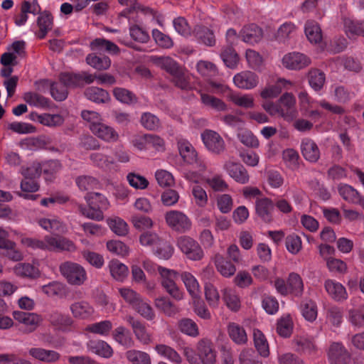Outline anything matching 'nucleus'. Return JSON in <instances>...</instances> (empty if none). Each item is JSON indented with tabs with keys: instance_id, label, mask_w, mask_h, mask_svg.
Instances as JSON below:
<instances>
[{
	"instance_id": "7c9ffc66",
	"label": "nucleus",
	"mask_w": 364,
	"mask_h": 364,
	"mask_svg": "<svg viewBox=\"0 0 364 364\" xmlns=\"http://www.w3.org/2000/svg\"><path fill=\"white\" fill-rule=\"evenodd\" d=\"M228 333L232 341L237 345L245 344L247 336L244 328L236 323H230L228 326Z\"/></svg>"
},
{
	"instance_id": "9b49d317",
	"label": "nucleus",
	"mask_w": 364,
	"mask_h": 364,
	"mask_svg": "<svg viewBox=\"0 0 364 364\" xmlns=\"http://www.w3.org/2000/svg\"><path fill=\"white\" fill-rule=\"evenodd\" d=\"M282 63L287 69L301 70L308 66L311 63V60L303 53L291 52L283 56Z\"/></svg>"
},
{
	"instance_id": "f03ea898",
	"label": "nucleus",
	"mask_w": 364,
	"mask_h": 364,
	"mask_svg": "<svg viewBox=\"0 0 364 364\" xmlns=\"http://www.w3.org/2000/svg\"><path fill=\"white\" fill-rule=\"evenodd\" d=\"M59 270L67 282L73 286H81L87 279L85 269L73 262H63L59 267Z\"/></svg>"
},
{
	"instance_id": "412c9836",
	"label": "nucleus",
	"mask_w": 364,
	"mask_h": 364,
	"mask_svg": "<svg viewBox=\"0 0 364 364\" xmlns=\"http://www.w3.org/2000/svg\"><path fill=\"white\" fill-rule=\"evenodd\" d=\"M112 339L119 345L129 348L134 346V341L129 329L123 326H119L112 332Z\"/></svg>"
},
{
	"instance_id": "bb28decb",
	"label": "nucleus",
	"mask_w": 364,
	"mask_h": 364,
	"mask_svg": "<svg viewBox=\"0 0 364 364\" xmlns=\"http://www.w3.org/2000/svg\"><path fill=\"white\" fill-rule=\"evenodd\" d=\"M193 34L200 43H203L207 46H213L215 44V35L210 29L207 27L197 26L195 27Z\"/></svg>"
},
{
	"instance_id": "8fccbe9b",
	"label": "nucleus",
	"mask_w": 364,
	"mask_h": 364,
	"mask_svg": "<svg viewBox=\"0 0 364 364\" xmlns=\"http://www.w3.org/2000/svg\"><path fill=\"white\" fill-rule=\"evenodd\" d=\"M50 323L58 328L65 330L73 323L72 318L67 314L58 311L53 312L49 317Z\"/></svg>"
},
{
	"instance_id": "6e6552de",
	"label": "nucleus",
	"mask_w": 364,
	"mask_h": 364,
	"mask_svg": "<svg viewBox=\"0 0 364 364\" xmlns=\"http://www.w3.org/2000/svg\"><path fill=\"white\" fill-rule=\"evenodd\" d=\"M13 317L18 323L21 324L24 333H31L37 329L42 321L41 316L36 313L14 311Z\"/></svg>"
},
{
	"instance_id": "0eeeda50",
	"label": "nucleus",
	"mask_w": 364,
	"mask_h": 364,
	"mask_svg": "<svg viewBox=\"0 0 364 364\" xmlns=\"http://www.w3.org/2000/svg\"><path fill=\"white\" fill-rule=\"evenodd\" d=\"M200 137L207 150L214 154H220L225 150V143L223 137L215 131L204 130Z\"/></svg>"
},
{
	"instance_id": "72a5a7b5",
	"label": "nucleus",
	"mask_w": 364,
	"mask_h": 364,
	"mask_svg": "<svg viewBox=\"0 0 364 364\" xmlns=\"http://www.w3.org/2000/svg\"><path fill=\"white\" fill-rule=\"evenodd\" d=\"M113 325L111 321L104 320L99 322H95L88 325L85 330L87 332L101 336L102 337H107L110 333L112 332Z\"/></svg>"
},
{
	"instance_id": "f257e3e1",
	"label": "nucleus",
	"mask_w": 364,
	"mask_h": 364,
	"mask_svg": "<svg viewBox=\"0 0 364 364\" xmlns=\"http://www.w3.org/2000/svg\"><path fill=\"white\" fill-rule=\"evenodd\" d=\"M184 355L190 364H215L216 353L212 343L207 340L200 341L197 346V353L191 348L184 350Z\"/></svg>"
},
{
	"instance_id": "603ef678",
	"label": "nucleus",
	"mask_w": 364,
	"mask_h": 364,
	"mask_svg": "<svg viewBox=\"0 0 364 364\" xmlns=\"http://www.w3.org/2000/svg\"><path fill=\"white\" fill-rule=\"evenodd\" d=\"M132 309L148 321H151L155 317V313L153 308L142 296L139 299Z\"/></svg>"
},
{
	"instance_id": "0e129e2a",
	"label": "nucleus",
	"mask_w": 364,
	"mask_h": 364,
	"mask_svg": "<svg viewBox=\"0 0 364 364\" xmlns=\"http://www.w3.org/2000/svg\"><path fill=\"white\" fill-rule=\"evenodd\" d=\"M180 331L191 337H197L199 335L198 325L191 318L181 319L178 323Z\"/></svg>"
},
{
	"instance_id": "f704fd0d",
	"label": "nucleus",
	"mask_w": 364,
	"mask_h": 364,
	"mask_svg": "<svg viewBox=\"0 0 364 364\" xmlns=\"http://www.w3.org/2000/svg\"><path fill=\"white\" fill-rule=\"evenodd\" d=\"M200 96L201 102L205 107L218 112L226 111L228 109L227 105L219 98L203 92H200Z\"/></svg>"
},
{
	"instance_id": "aec40b11",
	"label": "nucleus",
	"mask_w": 364,
	"mask_h": 364,
	"mask_svg": "<svg viewBox=\"0 0 364 364\" xmlns=\"http://www.w3.org/2000/svg\"><path fill=\"white\" fill-rule=\"evenodd\" d=\"M301 151L304 158L311 162L316 163L320 158V151L317 144L310 139H304L301 143Z\"/></svg>"
},
{
	"instance_id": "bf43d9fd",
	"label": "nucleus",
	"mask_w": 364,
	"mask_h": 364,
	"mask_svg": "<svg viewBox=\"0 0 364 364\" xmlns=\"http://www.w3.org/2000/svg\"><path fill=\"white\" fill-rule=\"evenodd\" d=\"M198 72L203 76L210 79L218 75V70L215 64L207 60H200L196 64Z\"/></svg>"
},
{
	"instance_id": "393cba45",
	"label": "nucleus",
	"mask_w": 364,
	"mask_h": 364,
	"mask_svg": "<svg viewBox=\"0 0 364 364\" xmlns=\"http://www.w3.org/2000/svg\"><path fill=\"white\" fill-rule=\"evenodd\" d=\"M214 264L218 272L225 277L233 276L236 272L235 266L222 255L216 254L213 258Z\"/></svg>"
},
{
	"instance_id": "69168bd1",
	"label": "nucleus",
	"mask_w": 364,
	"mask_h": 364,
	"mask_svg": "<svg viewBox=\"0 0 364 364\" xmlns=\"http://www.w3.org/2000/svg\"><path fill=\"white\" fill-rule=\"evenodd\" d=\"M296 31L295 25L291 22H285L278 28L277 39L279 42L285 43L291 38Z\"/></svg>"
},
{
	"instance_id": "09e8293b",
	"label": "nucleus",
	"mask_w": 364,
	"mask_h": 364,
	"mask_svg": "<svg viewBox=\"0 0 364 364\" xmlns=\"http://www.w3.org/2000/svg\"><path fill=\"white\" fill-rule=\"evenodd\" d=\"M37 23L39 27L38 34L39 38H44L47 33L52 28L53 17L48 12L41 13L37 19Z\"/></svg>"
},
{
	"instance_id": "f3484780",
	"label": "nucleus",
	"mask_w": 364,
	"mask_h": 364,
	"mask_svg": "<svg viewBox=\"0 0 364 364\" xmlns=\"http://www.w3.org/2000/svg\"><path fill=\"white\" fill-rule=\"evenodd\" d=\"M233 82L235 86L240 89L250 90L257 85L259 80L255 73L243 71L234 76Z\"/></svg>"
},
{
	"instance_id": "ddd939ff",
	"label": "nucleus",
	"mask_w": 364,
	"mask_h": 364,
	"mask_svg": "<svg viewBox=\"0 0 364 364\" xmlns=\"http://www.w3.org/2000/svg\"><path fill=\"white\" fill-rule=\"evenodd\" d=\"M328 360L330 364H347L350 355L341 343H333L328 350Z\"/></svg>"
},
{
	"instance_id": "6e6d98bb",
	"label": "nucleus",
	"mask_w": 364,
	"mask_h": 364,
	"mask_svg": "<svg viewBox=\"0 0 364 364\" xmlns=\"http://www.w3.org/2000/svg\"><path fill=\"white\" fill-rule=\"evenodd\" d=\"M154 305L156 309L163 311L168 316H172L178 311L170 299L165 296L156 298L154 300Z\"/></svg>"
},
{
	"instance_id": "f8f14e48",
	"label": "nucleus",
	"mask_w": 364,
	"mask_h": 364,
	"mask_svg": "<svg viewBox=\"0 0 364 364\" xmlns=\"http://www.w3.org/2000/svg\"><path fill=\"white\" fill-rule=\"evenodd\" d=\"M223 169L236 182L245 184L249 182L250 176L246 168L240 163L227 161L224 163Z\"/></svg>"
},
{
	"instance_id": "dca6fc26",
	"label": "nucleus",
	"mask_w": 364,
	"mask_h": 364,
	"mask_svg": "<svg viewBox=\"0 0 364 364\" xmlns=\"http://www.w3.org/2000/svg\"><path fill=\"white\" fill-rule=\"evenodd\" d=\"M291 82L284 78H277L275 82H268L264 89L260 92V96L264 99H272L277 97Z\"/></svg>"
},
{
	"instance_id": "2f4dec72",
	"label": "nucleus",
	"mask_w": 364,
	"mask_h": 364,
	"mask_svg": "<svg viewBox=\"0 0 364 364\" xmlns=\"http://www.w3.org/2000/svg\"><path fill=\"white\" fill-rule=\"evenodd\" d=\"M338 191L342 198L350 203L358 204L360 202L361 196L356 189L350 185L346 183L339 184L338 186Z\"/></svg>"
},
{
	"instance_id": "39448f33",
	"label": "nucleus",
	"mask_w": 364,
	"mask_h": 364,
	"mask_svg": "<svg viewBox=\"0 0 364 364\" xmlns=\"http://www.w3.org/2000/svg\"><path fill=\"white\" fill-rule=\"evenodd\" d=\"M177 146L183 161L188 164L196 165L200 172L205 170V163L198 157V154L193 146L186 139L178 140Z\"/></svg>"
},
{
	"instance_id": "c756f323",
	"label": "nucleus",
	"mask_w": 364,
	"mask_h": 364,
	"mask_svg": "<svg viewBox=\"0 0 364 364\" xmlns=\"http://www.w3.org/2000/svg\"><path fill=\"white\" fill-rule=\"evenodd\" d=\"M38 223L43 229L50 232H63L65 230L63 223L55 216L40 218Z\"/></svg>"
},
{
	"instance_id": "338daca9",
	"label": "nucleus",
	"mask_w": 364,
	"mask_h": 364,
	"mask_svg": "<svg viewBox=\"0 0 364 364\" xmlns=\"http://www.w3.org/2000/svg\"><path fill=\"white\" fill-rule=\"evenodd\" d=\"M107 248L111 253L122 257L128 255L129 252V247L120 240L108 241Z\"/></svg>"
},
{
	"instance_id": "49530a36",
	"label": "nucleus",
	"mask_w": 364,
	"mask_h": 364,
	"mask_svg": "<svg viewBox=\"0 0 364 364\" xmlns=\"http://www.w3.org/2000/svg\"><path fill=\"white\" fill-rule=\"evenodd\" d=\"M305 34L311 43H318L322 39L321 30L315 21H307L304 27Z\"/></svg>"
},
{
	"instance_id": "c9c22d12",
	"label": "nucleus",
	"mask_w": 364,
	"mask_h": 364,
	"mask_svg": "<svg viewBox=\"0 0 364 364\" xmlns=\"http://www.w3.org/2000/svg\"><path fill=\"white\" fill-rule=\"evenodd\" d=\"M125 358L131 364H151L149 354L139 350H128L125 353Z\"/></svg>"
},
{
	"instance_id": "4be33fe9",
	"label": "nucleus",
	"mask_w": 364,
	"mask_h": 364,
	"mask_svg": "<svg viewBox=\"0 0 364 364\" xmlns=\"http://www.w3.org/2000/svg\"><path fill=\"white\" fill-rule=\"evenodd\" d=\"M91 132L98 138L107 142L117 141L119 139V134L115 129L102 122L95 126Z\"/></svg>"
},
{
	"instance_id": "e2e57ef3",
	"label": "nucleus",
	"mask_w": 364,
	"mask_h": 364,
	"mask_svg": "<svg viewBox=\"0 0 364 364\" xmlns=\"http://www.w3.org/2000/svg\"><path fill=\"white\" fill-rule=\"evenodd\" d=\"M325 80V74L319 70H312L309 73V85L315 91H318L323 87Z\"/></svg>"
},
{
	"instance_id": "6ab92c4d",
	"label": "nucleus",
	"mask_w": 364,
	"mask_h": 364,
	"mask_svg": "<svg viewBox=\"0 0 364 364\" xmlns=\"http://www.w3.org/2000/svg\"><path fill=\"white\" fill-rule=\"evenodd\" d=\"M28 354L33 358L43 363H56L60 358L58 352L43 348H31L28 350Z\"/></svg>"
},
{
	"instance_id": "cd10ccee",
	"label": "nucleus",
	"mask_w": 364,
	"mask_h": 364,
	"mask_svg": "<svg viewBox=\"0 0 364 364\" xmlns=\"http://www.w3.org/2000/svg\"><path fill=\"white\" fill-rule=\"evenodd\" d=\"M70 310L76 318L85 319L94 312L93 308L86 301H80L72 304Z\"/></svg>"
},
{
	"instance_id": "864d4df0",
	"label": "nucleus",
	"mask_w": 364,
	"mask_h": 364,
	"mask_svg": "<svg viewBox=\"0 0 364 364\" xmlns=\"http://www.w3.org/2000/svg\"><path fill=\"white\" fill-rule=\"evenodd\" d=\"M85 199L88 205L95 206L102 211L107 210L109 205L106 197L99 193H89L85 196Z\"/></svg>"
},
{
	"instance_id": "c03bdc74",
	"label": "nucleus",
	"mask_w": 364,
	"mask_h": 364,
	"mask_svg": "<svg viewBox=\"0 0 364 364\" xmlns=\"http://www.w3.org/2000/svg\"><path fill=\"white\" fill-rule=\"evenodd\" d=\"M289 294L295 296H301L304 291V283L299 274L291 272L287 279Z\"/></svg>"
},
{
	"instance_id": "3c124183",
	"label": "nucleus",
	"mask_w": 364,
	"mask_h": 364,
	"mask_svg": "<svg viewBox=\"0 0 364 364\" xmlns=\"http://www.w3.org/2000/svg\"><path fill=\"white\" fill-rule=\"evenodd\" d=\"M107 223L111 230L119 236H125L129 232L127 223L119 217L108 218Z\"/></svg>"
},
{
	"instance_id": "680f3d73",
	"label": "nucleus",
	"mask_w": 364,
	"mask_h": 364,
	"mask_svg": "<svg viewBox=\"0 0 364 364\" xmlns=\"http://www.w3.org/2000/svg\"><path fill=\"white\" fill-rule=\"evenodd\" d=\"M141 126L148 130H156L160 127V120L154 114L151 112H144L140 117Z\"/></svg>"
},
{
	"instance_id": "7ed1b4c3",
	"label": "nucleus",
	"mask_w": 364,
	"mask_h": 364,
	"mask_svg": "<svg viewBox=\"0 0 364 364\" xmlns=\"http://www.w3.org/2000/svg\"><path fill=\"white\" fill-rule=\"evenodd\" d=\"M176 246L186 257L192 261H199L204 257V252L200 244L193 238L182 235L177 238Z\"/></svg>"
},
{
	"instance_id": "4d7b16f0",
	"label": "nucleus",
	"mask_w": 364,
	"mask_h": 364,
	"mask_svg": "<svg viewBox=\"0 0 364 364\" xmlns=\"http://www.w3.org/2000/svg\"><path fill=\"white\" fill-rule=\"evenodd\" d=\"M139 241L141 246L151 248L154 250V247L160 245L161 239L156 232L146 231L139 235Z\"/></svg>"
},
{
	"instance_id": "20e7f679",
	"label": "nucleus",
	"mask_w": 364,
	"mask_h": 364,
	"mask_svg": "<svg viewBox=\"0 0 364 364\" xmlns=\"http://www.w3.org/2000/svg\"><path fill=\"white\" fill-rule=\"evenodd\" d=\"M159 274L161 279V285L167 293L177 301L182 300L184 297V293L175 282V279L178 277V272L165 267L159 269Z\"/></svg>"
},
{
	"instance_id": "13d9d810",
	"label": "nucleus",
	"mask_w": 364,
	"mask_h": 364,
	"mask_svg": "<svg viewBox=\"0 0 364 364\" xmlns=\"http://www.w3.org/2000/svg\"><path fill=\"white\" fill-rule=\"evenodd\" d=\"M113 95L118 101L123 104L133 105L137 102L136 96L125 88L115 87L113 90Z\"/></svg>"
},
{
	"instance_id": "37998d69",
	"label": "nucleus",
	"mask_w": 364,
	"mask_h": 364,
	"mask_svg": "<svg viewBox=\"0 0 364 364\" xmlns=\"http://www.w3.org/2000/svg\"><path fill=\"white\" fill-rule=\"evenodd\" d=\"M90 159L95 166L105 171L110 170L114 164L112 157L99 152L91 154Z\"/></svg>"
},
{
	"instance_id": "9d476101",
	"label": "nucleus",
	"mask_w": 364,
	"mask_h": 364,
	"mask_svg": "<svg viewBox=\"0 0 364 364\" xmlns=\"http://www.w3.org/2000/svg\"><path fill=\"white\" fill-rule=\"evenodd\" d=\"M46 250L53 252H75L76 246L70 240L60 236H46Z\"/></svg>"
},
{
	"instance_id": "4468645a",
	"label": "nucleus",
	"mask_w": 364,
	"mask_h": 364,
	"mask_svg": "<svg viewBox=\"0 0 364 364\" xmlns=\"http://www.w3.org/2000/svg\"><path fill=\"white\" fill-rule=\"evenodd\" d=\"M88 352L95 354L103 358H110L114 355L112 347L103 340H90L86 343Z\"/></svg>"
},
{
	"instance_id": "4c0bfd02",
	"label": "nucleus",
	"mask_w": 364,
	"mask_h": 364,
	"mask_svg": "<svg viewBox=\"0 0 364 364\" xmlns=\"http://www.w3.org/2000/svg\"><path fill=\"white\" fill-rule=\"evenodd\" d=\"M293 320L289 314L281 316L277 322V332L284 338L289 337L293 331Z\"/></svg>"
},
{
	"instance_id": "5701e85b",
	"label": "nucleus",
	"mask_w": 364,
	"mask_h": 364,
	"mask_svg": "<svg viewBox=\"0 0 364 364\" xmlns=\"http://www.w3.org/2000/svg\"><path fill=\"white\" fill-rule=\"evenodd\" d=\"M240 38L245 43L250 44L256 43L261 41L262 31L255 24L245 26L240 33Z\"/></svg>"
},
{
	"instance_id": "052dcab7",
	"label": "nucleus",
	"mask_w": 364,
	"mask_h": 364,
	"mask_svg": "<svg viewBox=\"0 0 364 364\" xmlns=\"http://www.w3.org/2000/svg\"><path fill=\"white\" fill-rule=\"evenodd\" d=\"M216 205L223 214L229 213L233 208V199L230 194H219L215 197Z\"/></svg>"
},
{
	"instance_id": "c85d7f7f",
	"label": "nucleus",
	"mask_w": 364,
	"mask_h": 364,
	"mask_svg": "<svg viewBox=\"0 0 364 364\" xmlns=\"http://www.w3.org/2000/svg\"><path fill=\"white\" fill-rule=\"evenodd\" d=\"M111 276L117 281L123 282L128 276L127 266L117 259H112L108 264Z\"/></svg>"
},
{
	"instance_id": "473e14b6",
	"label": "nucleus",
	"mask_w": 364,
	"mask_h": 364,
	"mask_svg": "<svg viewBox=\"0 0 364 364\" xmlns=\"http://www.w3.org/2000/svg\"><path fill=\"white\" fill-rule=\"evenodd\" d=\"M297 352L311 355L316 351V345L312 338L306 336H298L293 341Z\"/></svg>"
},
{
	"instance_id": "58836bf2",
	"label": "nucleus",
	"mask_w": 364,
	"mask_h": 364,
	"mask_svg": "<svg viewBox=\"0 0 364 364\" xmlns=\"http://www.w3.org/2000/svg\"><path fill=\"white\" fill-rule=\"evenodd\" d=\"M253 339L255 347L259 354L262 357H267L269 355V343L263 333L259 329H254Z\"/></svg>"
},
{
	"instance_id": "774afa93",
	"label": "nucleus",
	"mask_w": 364,
	"mask_h": 364,
	"mask_svg": "<svg viewBox=\"0 0 364 364\" xmlns=\"http://www.w3.org/2000/svg\"><path fill=\"white\" fill-rule=\"evenodd\" d=\"M282 159L287 167L294 170L299 166V156L293 149H287L282 152Z\"/></svg>"
},
{
	"instance_id": "a18cd8bd",
	"label": "nucleus",
	"mask_w": 364,
	"mask_h": 364,
	"mask_svg": "<svg viewBox=\"0 0 364 364\" xmlns=\"http://www.w3.org/2000/svg\"><path fill=\"white\" fill-rule=\"evenodd\" d=\"M14 272L17 276L27 278H36L40 274L39 269L29 263H18L14 268Z\"/></svg>"
},
{
	"instance_id": "2eb2a0df",
	"label": "nucleus",
	"mask_w": 364,
	"mask_h": 364,
	"mask_svg": "<svg viewBox=\"0 0 364 364\" xmlns=\"http://www.w3.org/2000/svg\"><path fill=\"white\" fill-rule=\"evenodd\" d=\"M324 288L328 295L334 301L342 302L348 299L346 287L340 282L333 279H326Z\"/></svg>"
},
{
	"instance_id": "79ce46f5",
	"label": "nucleus",
	"mask_w": 364,
	"mask_h": 364,
	"mask_svg": "<svg viewBox=\"0 0 364 364\" xmlns=\"http://www.w3.org/2000/svg\"><path fill=\"white\" fill-rule=\"evenodd\" d=\"M153 61L157 67L166 70L171 75H176L180 69L178 63L168 56L156 57Z\"/></svg>"
},
{
	"instance_id": "ea45409f",
	"label": "nucleus",
	"mask_w": 364,
	"mask_h": 364,
	"mask_svg": "<svg viewBox=\"0 0 364 364\" xmlns=\"http://www.w3.org/2000/svg\"><path fill=\"white\" fill-rule=\"evenodd\" d=\"M34 119L38 121L40 124L49 127H59L64 122L63 117L58 114H36Z\"/></svg>"
},
{
	"instance_id": "423d86ee",
	"label": "nucleus",
	"mask_w": 364,
	"mask_h": 364,
	"mask_svg": "<svg viewBox=\"0 0 364 364\" xmlns=\"http://www.w3.org/2000/svg\"><path fill=\"white\" fill-rule=\"evenodd\" d=\"M167 225L178 232H186L191 230L192 223L188 217L179 210H170L165 214Z\"/></svg>"
},
{
	"instance_id": "1a4fd4ad",
	"label": "nucleus",
	"mask_w": 364,
	"mask_h": 364,
	"mask_svg": "<svg viewBox=\"0 0 364 364\" xmlns=\"http://www.w3.org/2000/svg\"><path fill=\"white\" fill-rule=\"evenodd\" d=\"M279 116L285 120L290 122L296 118L297 111L296 109V99L292 94L286 92L282 95L278 101Z\"/></svg>"
},
{
	"instance_id": "de8ad7c7",
	"label": "nucleus",
	"mask_w": 364,
	"mask_h": 364,
	"mask_svg": "<svg viewBox=\"0 0 364 364\" xmlns=\"http://www.w3.org/2000/svg\"><path fill=\"white\" fill-rule=\"evenodd\" d=\"M86 62L93 68L104 70H107L111 65V60L107 56H98L95 53L87 55Z\"/></svg>"
},
{
	"instance_id": "5fc2aeb1",
	"label": "nucleus",
	"mask_w": 364,
	"mask_h": 364,
	"mask_svg": "<svg viewBox=\"0 0 364 364\" xmlns=\"http://www.w3.org/2000/svg\"><path fill=\"white\" fill-rule=\"evenodd\" d=\"M23 98L26 103L31 106H33L38 108H46L49 106V100L46 97L36 92H26L24 93Z\"/></svg>"
},
{
	"instance_id": "a19ab883",
	"label": "nucleus",
	"mask_w": 364,
	"mask_h": 364,
	"mask_svg": "<svg viewBox=\"0 0 364 364\" xmlns=\"http://www.w3.org/2000/svg\"><path fill=\"white\" fill-rule=\"evenodd\" d=\"M86 97L93 102L106 103L109 100V95L108 92L97 87H90L87 88L85 92Z\"/></svg>"
},
{
	"instance_id": "a878e982",
	"label": "nucleus",
	"mask_w": 364,
	"mask_h": 364,
	"mask_svg": "<svg viewBox=\"0 0 364 364\" xmlns=\"http://www.w3.org/2000/svg\"><path fill=\"white\" fill-rule=\"evenodd\" d=\"M181 278L191 297L193 299H200V286L196 277L190 272H183Z\"/></svg>"
},
{
	"instance_id": "b1692460",
	"label": "nucleus",
	"mask_w": 364,
	"mask_h": 364,
	"mask_svg": "<svg viewBox=\"0 0 364 364\" xmlns=\"http://www.w3.org/2000/svg\"><path fill=\"white\" fill-rule=\"evenodd\" d=\"M156 353L161 358L168 360L172 364H181L182 357L172 347L165 344H157L154 347Z\"/></svg>"
},
{
	"instance_id": "a211bd4d",
	"label": "nucleus",
	"mask_w": 364,
	"mask_h": 364,
	"mask_svg": "<svg viewBox=\"0 0 364 364\" xmlns=\"http://www.w3.org/2000/svg\"><path fill=\"white\" fill-rule=\"evenodd\" d=\"M257 215L265 223H270L273 220L274 203L268 198L257 199L255 203Z\"/></svg>"
},
{
	"instance_id": "e433bc0d",
	"label": "nucleus",
	"mask_w": 364,
	"mask_h": 364,
	"mask_svg": "<svg viewBox=\"0 0 364 364\" xmlns=\"http://www.w3.org/2000/svg\"><path fill=\"white\" fill-rule=\"evenodd\" d=\"M223 299L230 310L237 311L240 309V298L234 289L230 288L224 289L223 290Z\"/></svg>"
}]
</instances>
